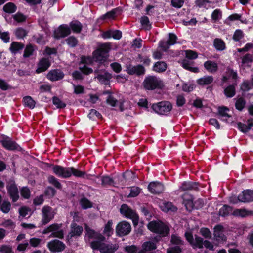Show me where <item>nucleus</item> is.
<instances>
[{"label": "nucleus", "instance_id": "57", "mask_svg": "<svg viewBox=\"0 0 253 253\" xmlns=\"http://www.w3.org/2000/svg\"><path fill=\"white\" fill-rule=\"evenodd\" d=\"M211 1L209 0H196L195 1V5L199 8H204L208 9L207 4L208 3H211Z\"/></svg>", "mask_w": 253, "mask_h": 253}, {"label": "nucleus", "instance_id": "36", "mask_svg": "<svg viewBox=\"0 0 253 253\" xmlns=\"http://www.w3.org/2000/svg\"><path fill=\"white\" fill-rule=\"evenodd\" d=\"M213 44L216 49L219 51L224 50L226 48L224 42L221 39H215L214 40Z\"/></svg>", "mask_w": 253, "mask_h": 253}, {"label": "nucleus", "instance_id": "29", "mask_svg": "<svg viewBox=\"0 0 253 253\" xmlns=\"http://www.w3.org/2000/svg\"><path fill=\"white\" fill-rule=\"evenodd\" d=\"M213 81V77L212 76H205L199 79L197 83L199 85L204 86L211 84Z\"/></svg>", "mask_w": 253, "mask_h": 253}, {"label": "nucleus", "instance_id": "32", "mask_svg": "<svg viewBox=\"0 0 253 253\" xmlns=\"http://www.w3.org/2000/svg\"><path fill=\"white\" fill-rule=\"evenodd\" d=\"M48 182L51 185H53L56 188L61 190L62 188L61 184L60 183L59 180L54 176L50 175L47 177Z\"/></svg>", "mask_w": 253, "mask_h": 253}, {"label": "nucleus", "instance_id": "31", "mask_svg": "<svg viewBox=\"0 0 253 253\" xmlns=\"http://www.w3.org/2000/svg\"><path fill=\"white\" fill-rule=\"evenodd\" d=\"M16 5L12 2H9L6 3L3 7V10L5 13L12 14L15 12L17 10Z\"/></svg>", "mask_w": 253, "mask_h": 253}, {"label": "nucleus", "instance_id": "14", "mask_svg": "<svg viewBox=\"0 0 253 253\" xmlns=\"http://www.w3.org/2000/svg\"><path fill=\"white\" fill-rule=\"evenodd\" d=\"M164 185L158 181L150 182L148 186V191L154 194H159L164 191Z\"/></svg>", "mask_w": 253, "mask_h": 253}, {"label": "nucleus", "instance_id": "28", "mask_svg": "<svg viewBox=\"0 0 253 253\" xmlns=\"http://www.w3.org/2000/svg\"><path fill=\"white\" fill-rule=\"evenodd\" d=\"M205 68L209 72H215L218 70V66L216 63L211 61H207L204 64Z\"/></svg>", "mask_w": 253, "mask_h": 253}, {"label": "nucleus", "instance_id": "10", "mask_svg": "<svg viewBox=\"0 0 253 253\" xmlns=\"http://www.w3.org/2000/svg\"><path fill=\"white\" fill-rule=\"evenodd\" d=\"M7 193L13 202H16L19 198V191L15 182L14 181H11L6 186Z\"/></svg>", "mask_w": 253, "mask_h": 253}, {"label": "nucleus", "instance_id": "17", "mask_svg": "<svg viewBox=\"0 0 253 253\" xmlns=\"http://www.w3.org/2000/svg\"><path fill=\"white\" fill-rule=\"evenodd\" d=\"M120 212L121 214L127 218L132 217L136 213L134 210H133L126 204H123L121 205L120 208Z\"/></svg>", "mask_w": 253, "mask_h": 253}, {"label": "nucleus", "instance_id": "30", "mask_svg": "<svg viewBox=\"0 0 253 253\" xmlns=\"http://www.w3.org/2000/svg\"><path fill=\"white\" fill-rule=\"evenodd\" d=\"M224 94L227 98L233 97L236 94L235 85L231 84L227 86L224 90Z\"/></svg>", "mask_w": 253, "mask_h": 253}, {"label": "nucleus", "instance_id": "5", "mask_svg": "<svg viewBox=\"0 0 253 253\" xmlns=\"http://www.w3.org/2000/svg\"><path fill=\"white\" fill-rule=\"evenodd\" d=\"M152 109L160 115H167L172 108V104L169 101H162L153 103L151 106Z\"/></svg>", "mask_w": 253, "mask_h": 253}, {"label": "nucleus", "instance_id": "60", "mask_svg": "<svg viewBox=\"0 0 253 253\" xmlns=\"http://www.w3.org/2000/svg\"><path fill=\"white\" fill-rule=\"evenodd\" d=\"M138 250V247L135 245L126 246L124 248L125 251L127 253H136Z\"/></svg>", "mask_w": 253, "mask_h": 253}, {"label": "nucleus", "instance_id": "9", "mask_svg": "<svg viewBox=\"0 0 253 253\" xmlns=\"http://www.w3.org/2000/svg\"><path fill=\"white\" fill-rule=\"evenodd\" d=\"M126 71L129 75H135L137 76H141L145 74L146 70L142 65L138 64L133 66L130 64L126 66Z\"/></svg>", "mask_w": 253, "mask_h": 253}, {"label": "nucleus", "instance_id": "38", "mask_svg": "<svg viewBox=\"0 0 253 253\" xmlns=\"http://www.w3.org/2000/svg\"><path fill=\"white\" fill-rule=\"evenodd\" d=\"M177 39V37L176 36V35H175L173 33H169V39L167 42V47L163 46L162 45H160V46L162 48L166 49L169 48V46L174 45L176 43Z\"/></svg>", "mask_w": 253, "mask_h": 253}, {"label": "nucleus", "instance_id": "52", "mask_svg": "<svg viewBox=\"0 0 253 253\" xmlns=\"http://www.w3.org/2000/svg\"><path fill=\"white\" fill-rule=\"evenodd\" d=\"M88 117L92 120H95L96 118L101 119L102 118V115L96 110L92 109L88 115Z\"/></svg>", "mask_w": 253, "mask_h": 253}, {"label": "nucleus", "instance_id": "8", "mask_svg": "<svg viewBox=\"0 0 253 253\" xmlns=\"http://www.w3.org/2000/svg\"><path fill=\"white\" fill-rule=\"evenodd\" d=\"M47 246L52 253L62 252L66 248L65 244L57 239L50 241L48 243Z\"/></svg>", "mask_w": 253, "mask_h": 253}, {"label": "nucleus", "instance_id": "46", "mask_svg": "<svg viewBox=\"0 0 253 253\" xmlns=\"http://www.w3.org/2000/svg\"><path fill=\"white\" fill-rule=\"evenodd\" d=\"M0 210L5 214L8 213L11 209V203L8 201L4 200L0 205Z\"/></svg>", "mask_w": 253, "mask_h": 253}, {"label": "nucleus", "instance_id": "58", "mask_svg": "<svg viewBox=\"0 0 253 253\" xmlns=\"http://www.w3.org/2000/svg\"><path fill=\"white\" fill-rule=\"evenodd\" d=\"M138 58L140 60V61L142 62L145 66H149L150 65L151 60L149 56H142L141 54H138Z\"/></svg>", "mask_w": 253, "mask_h": 253}, {"label": "nucleus", "instance_id": "16", "mask_svg": "<svg viewBox=\"0 0 253 253\" xmlns=\"http://www.w3.org/2000/svg\"><path fill=\"white\" fill-rule=\"evenodd\" d=\"M51 66V63L49 59L46 58H42L37 65V68L36 70L37 74H40L46 71Z\"/></svg>", "mask_w": 253, "mask_h": 253}, {"label": "nucleus", "instance_id": "51", "mask_svg": "<svg viewBox=\"0 0 253 253\" xmlns=\"http://www.w3.org/2000/svg\"><path fill=\"white\" fill-rule=\"evenodd\" d=\"M12 17L14 21L18 23L25 22L27 19L26 16L20 12H18L15 14L12 15Z\"/></svg>", "mask_w": 253, "mask_h": 253}, {"label": "nucleus", "instance_id": "48", "mask_svg": "<svg viewBox=\"0 0 253 253\" xmlns=\"http://www.w3.org/2000/svg\"><path fill=\"white\" fill-rule=\"evenodd\" d=\"M80 204L83 209H87L92 206V203L86 197L81 198Z\"/></svg>", "mask_w": 253, "mask_h": 253}, {"label": "nucleus", "instance_id": "54", "mask_svg": "<svg viewBox=\"0 0 253 253\" xmlns=\"http://www.w3.org/2000/svg\"><path fill=\"white\" fill-rule=\"evenodd\" d=\"M244 36V33L240 29H237L234 32L233 36V40L235 42L240 41Z\"/></svg>", "mask_w": 253, "mask_h": 253}, {"label": "nucleus", "instance_id": "12", "mask_svg": "<svg viewBox=\"0 0 253 253\" xmlns=\"http://www.w3.org/2000/svg\"><path fill=\"white\" fill-rule=\"evenodd\" d=\"M52 208L49 206H44L42 210V225L48 223L54 217V215L51 212Z\"/></svg>", "mask_w": 253, "mask_h": 253}, {"label": "nucleus", "instance_id": "35", "mask_svg": "<svg viewBox=\"0 0 253 253\" xmlns=\"http://www.w3.org/2000/svg\"><path fill=\"white\" fill-rule=\"evenodd\" d=\"M23 102L25 106L33 109L35 107L36 102L33 100L32 97L26 96L23 97Z\"/></svg>", "mask_w": 253, "mask_h": 253}, {"label": "nucleus", "instance_id": "21", "mask_svg": "<svg viewBox=\"0 0 253 253\" xmlns=\"http://www.w3.org/2000/svg\"><path fill=\"white\" fill-rule=\"evenodd\" d=\"M239 198L242 202H251L253 201V190H245L239 194Z\"/></svg>", "mask_w": 253, "mask_h": 253}, {"label": "nucleus", "instance_id": "19", "mask_svg": "<svg viewBox=\"0 0 253 253\" xmlns=\"http://www.w3.org/2000/svg\"><path fill=\"white\" fill-rule=\"evenodd\" d=\"M93 176H94L96 179H99L100 178V180L101 181V184L103 187H105L106 186L116 187V182L113 178L110 177L107 175H103L102 176H100V175H93Z\"/></svg>", "mask_w": 253, "mask_h": 253}, {"label": "nucleus", "instance_id": "27", "mask_svg": "<svg viewBox=\"0 0 253 253\" xmlns=\"http://www.w3.org/2000/svg\"><path fill=\"white\" fill-rule=\"evenodd\" d=\"M24 47V44L18 42H13L10 46L9 50L12 54H16Z\"/></svg>", "mask_w": 253, "mask_h": 253}, {"label": "nucleus", "instance_id": "64", "mask_svg": "<svg viewBox=\"0 0 253 253\" xmlns=\"http://www.w3.org/2000/svg\"><path fill=\"white\" fill-rule=\"evenodd\" d=\"M182 252L181 248L179 246L169 247L167 249V253H180Z\"/></svg>", "mask_w": 253, "mask_h": 253}, {"label": "nucleus", "instance_id": "15", "mask_svg": "<svg viewBox=\"0 0 253 253\" xmlns=\"http://www.w3.org/2000/svg\"><path fill=\"white\" fill-rule=\"evenodd\" d=\"M64 77V73L60 69H57L50 70L47 75V78L52 82L59 81Z\"/></svg>", "mask_w": 253, "mask_h": 253}, {"label": "nucleus", "instance_id": "13", "mask_svg": "<svg viewBox=\"0 0 253 253\" xmlns=\"http://www.w3.org/2000/svg\"><path fill=\"white\" fill-rule=\"evenodd\" d=\"M200 183L197 182L190 181H184L181 183L179 189L181 191H199Z\"/></svg>", "mask_w": 253, "mask_h": 253}, {"label": "nucleus", "instance_id": "59", "mask_svg": "<svg viewBox=\"0 0 253 253\" xmlns=\"http://www.w3.org/2000/svg\"><path fill=\"white\" fill-rule=\"evenodd\" d=\"M0 39L4 42L8 43L10 42V34L8 32H2L0 29Z\"/></svg>", "mask_w": 253, "mask_h": 253}, {"label": "nucleus", "instance_id": "41", "mask_svg": "<svg viewBox=\"0 0 253 253\" xmlns=\"http://www.w3.org/2000/svg\"><path fill=\"white\" fill-rule=\"evenodd\" d=\"M142 248L145 251H151L157 248L156 243L151 241L145 242L142 244Z\"/></svg>", "mask_w": 253, "mask_h": 253}, {"label": "nucleus", "instance_id": "26", "mask_svg": "<svg viewBox=\"0 0 253 253\" xmlns=\"http://www.w3.org/2000/svg\"><path fill=\"white\" fill-rule=\"evenodd\" d=\"M104 246L102 249L101 253H114L118 249L117 244H103Z\"/></svg>", "mask_w": 253, "mask_h": 253}, {"label": "nucleus", "instance_id": "6", "mask_svg": "<svg viewBox=\"0 0 253 253\" xmlns=\"http://www.w3.org/2000/svg\"><path fill=\"white\" fill-rule=\"evenodd\" d=\"M1 137L0 143L5 149L8 151H15L20 148L19 145L15 141L12 140L10 137L4 134H1Z\"/></svg>", "mask_w": 253, "mask_h": 253}, {"label": "nucleus", "instance_id": "47", "mask_svg": "<svg viewBox=\"0 0 253 253\" xmlns=\"http://www.w3.org/2000/svg\"><path fill=\"white\" fill-rule=\"evenodd\" d=\"M103 244L105 243L98 241L93 240L90 242V246L93 250H99L101 252L104 246Z\"/></svg>", "mask_w": 253, "mask_h": 253}, {"label": "nucleus", "instance_id": "18", "mask_svg": "<svg viewBox=\"0 0 253 253\" xmlns=\"http://www.w3.org/2000/svg\"><path fill=\"white\" fill-rule=\"evenodd\" d=\"M103 74H98L95 78L101 84L108 85L110 84V80L112 77V75L105 70H103Z\"/></svg>", "mask_w": 253, "mask_h": 253}, {"label": "nucleus", "instance_id": "49", "mask_svg": "<svg viewBox=\"0 0 253 253\" xmlns=\"http://www.w3.org/2000/svg\"><path fill=\"white\" fill-rule=\"evenodd\" d=\"M27 34L26 30L22 27H18L15 31V35L18 39H23Z\"/></svg>", "mask_w": 253, "mask_h": 253}, {"label": "nucleus", "instance_id": "45", "mask_svg": "<svg viewBox=\"0 0 253 253\" xmlns=\"http://www.w3.org/2000/svg\"><path fill=\"white\" fill-rule=\"evenodd\" d=\"M246 104L245 99L243 97H240L235 102V108L239 111H242L245 107Z\"/></svg>", "mask_w": 253, "mask_h": 253}, {"label": "nucleus", "instance_id": "37", "mask_svg": "<svg viewBox=\"0 0 253 253\" xmlns=\"http://www.w3.org/2000/svg\"><path fill=\"white\" fill-rule=\"evenodd\" d=\"M140 23L145 30H150L152 29V23H150L149 18L146 16H143L141 17Z\"/></svg>", "mask_w": 253, "mask_h": 253}, {"label": "nucleus", "instance_id": "33", "mask_svg": "<svg viewBox=\"0 0 253 253\" xmlns=\"http://www.w3.org/2000/svg\"><path fill=\"white\" fill-rule=\"evenodd\" d=\"M232 207L228 205H224L219 211V215L222 217H226L229 215L230 212L232 211Z\"/></svg>", "mask_w": 253, "mask_h": 253}, {"label": "nucleus", "instance_id": "7", "mask_svg": "<svg viewBox=\"0 0 253 253\" xmlns=\"http://www.w3.org/2000/svg\"><path fill=\"white\" fill-rule=\"evenodd\" d=\"M131 230V226L129 223L126 221L120 222L116 227V235L123 237L128 235Z\"/></svg>", "mask_w": 253, "mask_h": 253}, {"label": "nucleus", "instance_id": "63", "mask_svg": "<svg viewBox=\"0 0 253 253\" xmlns=\"http://www.w3.org/2000/svg\"><path fill=\"white\" fill-rule=\"evenodd\" d=\"M0 252L1 253H13L12 247L6 245H2L0 246Z\"/></svg>", "mask_w": 253, "mask_h": 253}, {"label": "nucleus", "instance_id": "11", "mask_svg": "<svg viewBox=\"0 0 253 253\" xmlns=\"http://www.w3.org/2000/svg\"><path fill=\"white\" fill-rule=\"evenodd\" d=\"M71 33V29L66 24L60 25L57 30L54 31V37L56 39L65 38Z\"/></svg>", "mask_w": 253, "mask_h": 253}, {"label": "nucleus", "instance_id": "44", "mask_svg": "<svg viewBox=\"0 0 253 253\" xmlns=\"http://www.w3.org/2000/svg\"><path fill=\"white\" fill-rule=\"evenodd\" d=\"M228 19L230 21H233L235 20H239L243 24H247L248 22V21L246 18L243 19L242 18V15L239 14L237 13H234L228 17Z\"/></svg>", "mask_w": 253, "mask_h": 253}, {"label": "nucleus", "instance_id": "56", "mask_svg": "<svg viewBox=\"0 0 253 253\" xmlns=\"http://www.w3.org/2000/svg\"><path fill=\"white\" fill-rule=\"evenodd\" d=\"M34 51L33 46L31 44L27 45L25 48L23 57L24 58L29 57L33 54Z\"/></svg>", "mask_w": 253, "mask_h": 253}, {"label": "nucleus", "instance_id": "2", "mask_svg": "<svg viewBox=\"0 0 253 253\" xmlns=\"http://www.w3.org/2000/svg\"><path fill=\"white\" fill-rule=\"evenodd\" d=\"M148 229L152 232L159 234L161 237L167 236L169 233V228L163 221L153 220L147 225Z\"/></svg>", "mask_w": 253, "mask_h": 253}, {"label": "nucleus", "instance_id": "53", "mask_svg": "<svg viewBox=\"0 0 253 253\" xmlns=\"http://www.w3.org/2000/svg\"><path fill=\"white\" fill-rule=\"evenodd\" d=\"M66 41L67 44L71 47H76L78 43V39L73 36H70Z\"/></svg>", "mask_w": 253, "mask_h": 253}, {"label": "nucleus", "instance_id": "50", "mask_svg": "<svg viewBox=\"0 0 253 253\" xmlns=\"http://www.w3.org/2000/svg\"><path fill=\"white\" fill-rule=\"evenodd\" d=\"M222 13L220 9H216L212 12L211 18L212 20L217 21L222 18Z\"/></svg>", "mask_w": 253, "mask_h": 253}, {"label": "nucleus", "instance_id": "62", "mask_svg": "<svg viewBox=\"0 0 253 253\" xmlns=\"http://www.w3.org/2000/svg\"><path fill=\"white\" fill-rule=\"evenodd\" d=\"M79 70L84 74L88 75L93 72V70L91 68L87 67L84 65L83 67L80 66Z\"/></svg>", "mask_w": 253, "mask_h": 253}, {"label": "nucleus", "instance_id": "25", "mask_svg": "<svg viewBox=\"0 0 253 253\" xmlns=\"http://www.w3.org/2000/svg\"><path fill=\"white\" fill-rule=\"evenodd\" d=\"M69 27L73 33H80L83 29V25L79 20H74L69 23Z\"/></svg>", "mask_w": 253, "mask_h": 253}, {"label": "nucleus", "instance_id": "42", "mask_svg": "<svg viewBox=\"0 0 253 253\" xmlns=\"http://www.w3.org/2000/svg\"><path fill=\"white\" fill-rule=\"evenodd\" d=\"M113 224L112 220H109L108 221L107 223L105 224L104 229L103 230V233L106 234L107 236H110L113 232L112 226Z\"/></svg>", "mask_w": 253, "mask_h": 253}, {"label": "nucleus", "instance_id": "43", "mask_svg": "<svg viewBox=\"0 0 253 253\" xmlns=\"http://www.w3.org/2000/svg\"><path fill=\"white\" fill-rule=\"evenodd\" d=\"M52 103L58 109H63L66 106V104L57 96L52 97Z\"/></svg>", "mask_w": 253, "mask_h": 253}, {"label": "nucleus", "instance_id": "20", "mask_svg": "<svg viewBox=\"0 0 253 253\" xmlns=\"http://www.w3.org/2000/svg\"><path fill=\"white\" fill-rule=\"evenodd\" d=\"M83 231V228L82 226L78 225L73 222L71 224V232L68 236L72 238L74 236H80L82 235Z\"/></svg>", "mask_w": 253, "mask_h": 253}, {"label": "nucleus", "instance_id": "23", "mask_svg": "<svg viewBox=\"0 0 253 253\" xmlns=\"http://www.w3.org/2000/svg\"><path fill=\"white\" fill-rule=\"evenodd\" d=\"M168 65L165 61H157L154 63L152 70L157 73L164 72L167 69Z\"/></svg>", "mask_w": 253, "mask_h": 253}, {"label": "nucleus", "instance_id": "40", "mask_svg": "<svg viewBox=\"0 0 253 253\" xmlns=\"http://www.w3.org/2000/svg\"><path fill=\"white\" fill-rule=\"evenodd\" d=\"M229 109L226 106H221L218 108V115L221 117H226L231 118V115H229L227 112L229 111Z\"/></svg>", "mask_w": 253, "mask_h": 253}, {"label": "nucleus", "instance_id": "61", "mask_svg": "<svg viewBox=\"0 0 253 253\" xmlns=\"http://www.w3.org/2000/svg\"><path fill=\"white\" fill-rule=\"evenodd\" d=\"M240 89L244 92L249 91L251 89V86L249 81H244L241 84Z\"/></svg>", "mask_w": 253, "mask_h": 253}, {"label": "nucleus", "instance_id": "39", "mask_svg": "<svg viewBox=\"0 0 253 253\" xmlns=\"http://www.w3.org/2000/svg\"><path fill=\"white\" fill-rule=\"evenodd\" d=\"M124 178L127 182L133 181L136 178V173L132 171L126 170L122 173Z\"/></svg>", "mask_w": 253, "mask_h": 253}, {"label": "nucleus", "instance_id": "4", "mask_svg": "<svg viewBox=\"0 0 253 253\" xmlns=\"http://www.w3.org/2000/svg\"><path fill=\"white\" fill-rule=\"evenodd\" d=\"M143 85L146 90H154L156 89H161L163 86L161 80L155 76L148 75L146 77Z\"/></svg>", "mask_w": 253, "mask_h": 253}, {"label": "nucleus", "instance_id": "34", "mask_svg": "<svg viewBox=\"0 0 253 253\" xmlns=\"http://www.w3.org/2000/svg\"><path fill=\"white\" fill-rule=\"evenodd\" d=\"M204 241L202 237L197 235H195V240H194L191 246L194 249L196 248L202 249L203 248Z\"/></svg>", "mask_w": 253, "mask_h": 253}, {"label": "nucleus", "instance_id": "55", "mask_svg": "<svg viewBox=\"0 0 253 253\" xmlns=\"http://www.w3.org/2000/svg\"><path fill=\"white\" fill-rule=\"evenodd\" d=\"M170 242L172 244L176 246L183 245V241L180 237L174 234H172L171 236Z\"/></svg>", "mask_w": 253, "mask_h": 253}, {"label": "nucleus", "instance_id": "24", "mask_svg": "<svg viewBox=\"0 0 253 253\" xmlns=\"http://www.w3.org/2000/svg\"><path fill=\"white\" fill-rule=\"evenodd\" d=\"M233 214L236 216L245 217L253 215V211L247 210L245 209H237L234 211Z\"/></svg>", "mask_w": 253, "mask_h": 253}, {"label": "nucleus", "instance_id": "3", "mask_svg": "<svg viewBox=\"0 0 253 253\" xmlns=\"http://www.w3.org/2000/svg\"><path fill=\"white\" fill-rule=\"evenodd\" d=\"M111 49L110 44L103 43L93 52V57L95 61L101 64L105 62L108 57V53Z\"/></svg>", "mask_w": 253, "mask_h": 253}, {"label": "nucleus", "instance_id": "1", "mask_svg": "<svg viewBox=\"0 0 253 253\" xmlns=\"http://www.w3.org/2000/svg\"><path fill=\"white\" fill-rule=\"evenodd\" d=\"M49 167H52L53 173L57 177L64 179H67L73 176L76 177L86 178L90 179L97 184H99L96 179H90V174H86L85 171H81L73 167H64L58 165L46 163Z\"/></svg>", "mask_w": 253, "mask_h": 253}, {"label": "nucleus", "instance_id": "22", "mask_svg": "<svg viewBox=\"0 0 253 253\" xmlns=\"http://www.w3.org/2000/svg\"><path fill=\"white\" fill-rule=\"evenodd\" d=\"M247 125L238 122L237 123L238 128L243 133H247L250 130L253 126V119L250 118L247 120Z\"/></svg>", "mask_w": 253, "mask_h": 253}]
</instances>
